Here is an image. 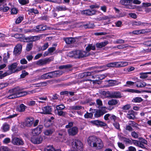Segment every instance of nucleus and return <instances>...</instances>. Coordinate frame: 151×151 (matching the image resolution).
I'll return each mask as SVG.
<instances>
[{"instance_id":"obj_61","label":"nucleus","mask_w":151,"mask_h":151,"mask_svg":"<svg viewBox=\"0 0 151 151\" xmlns=\"http://www.w3.org/2000/svg\"><path fill=\"white\" fill-rule=\"evenodd\" d=\"M131 135L132 137L135 138H137L138 137V135L136 132L134 131L131 133Z\"/></svg>"},{"instance_id":"obj_35","label":"nucleus","mask_w":151,"mask_h":151,"mask_svg":"<svg viewBox=\"0 0 151 151\" xmlns=\"http://www.w3.org/2000/svg\"><path fill=\"white\" fill-rule=\"evenodd\" d=\"M143 101V99L140 97H136L134 98L132 101L135 103H140Z\"/></svg>"},{"instance_id":"obj_7","label":"nucleus","mask_w":151,"mask_h":151,"mask_svg":"<svg viewBox=\"0 0 151 151\" xmlns=\"http://www.w3.org/2000/svg\"><path fill=\"white\" fill-rule=\"evenodd\" d=\"M48 73L51 78H56L62 75L63 73V71L60 70H57Z\"/></svg>"},{"instance_id":"obj_36","label":"nucleus","mask_w":151,"mask_h":151,"mask_svg":"<svg viewBox=\"0 0 151 151\" xmlns=\"http://www.w3.org/2000/svg\"><path fill=\"white\" fill-rule=\"evenodd\" d=\"M146 85V83L144 82H138L136 84V86L138 88L144 87Z\"/></svg>"},{"instance_id":"obj_1","label":"nucleus","mask_w":151,"mask_h":151,"mask_svg":"<svg viewBox=\"0 0 151 151\" xmlns=\"http://www.w3.org/2000/svg\"><path fill=\"white\" fill-rule=\"evenodd\" d=\"M70 57L75 58H80L88 56L89 55L88 52L85 51L77 50L72 51L69 53Z\"/></svg>"},{"instance_id":"obj_20","label":"nucleus","mask_w":151,"mask_h":151,"mask_svg":"<svg viewBox=\"0 0 151 151\" xmlns=\"http://www.w3.org/2000/svg\"><path fill=\"white\" fill-rule=\"evenodd\" d=\"M63 40L66 43L68 44H70L74 43L76 42L75 38L70 37L63 38Z\"/></svg>"},{"instance_id":"obj_51","label":"nucleus","mask_w":151,"mask_h":151,"mask_svg":"<svg viewBox=\"0 0 151 151\" xmlns=\"http://www.w3.org/2000/svg\"><path fill=\"white\" fill-rule=\"evenodd\" d=\"M58 134L60 136H64L66 134V132L64 130H62L58 132Z\"/></svg>"},{"instance_id":"obj_3","label":"nucleus","mask_w":151,"mask_h":151,"mask_svg":"<svg viewBox=\"0 0 151 151\" xmlns=\"http://www.w3.org/2000/svg\"><path fill=\"white\" fill-rule=\"evenodd\" d=\"M73 148L77 150L81 151L83 150V144L78 139H75L72 143Z\"/></svg>"},{"instance_id":"obj_6","label":"nucleus","mask_w":151,"mask_h":151,"mask_svg":"<svg viewBox=\"0 0 151 151\" xmlns=\"http://www.w3.org/2000/svg\"><path fill=\"white\" fill-rule=\"evenodd\" d=\"M43 139V137L41 136H33L31 138L30 140L34 144H39L42 143Z\"/></svg>"},{"instance_id":"obj_53","label":"nucleus","mask_w":151,"mask_h":151,"mask_svg":"<svg viewBox=\"0 0 151 151\" xmlns=\"http://www.w3.org/2000/svg\"><path fill=\"white\" fill-rule=\"evenodd\" d=\"M19 2L22 5H24L28 4L29 2L28 0H19Z\"/></svg>"},{"instance_id":"obj_19","label":"nucleus","mask_w":151,"mask_h":151,"mask_svg":"<svg viewBox=\"0 0 151 151\" xmlns=\"http://www.w3.org/2000/svg\"><path fill=\"white\" fill-rule=\"evenodd\" d=\"M33 119L32 118H27L25 121L24 122V125L27 127H30L33 124Z\"/></svg>"},{"instance_id":"obj_2","label":"nucleus","mask_w":151,"mask_h":151,"mask_svg":"<svg viewBox=\"0 0 151 151\" xmlns=\"http://www.w3.org/2000/svg\"><path fill=\"white\" fill-rule=\"evenodd\" d=\"M22 89L19 86H17L9 90V92L14 93L19 97L24 96L27 94L26 91H22Z\"/></svg>"},{"instance_id":"obj_12","label":"nucleus","mask_w":151,"mask_h":151,"mask_svg":"<svg viewBox=\"0 0 151 151\" xmlns=\"http://www.w3.org/2000/svg\"><path fill=\"white\" fill-rule=\"evenodd\" d=\"M43 127V125H40L37 128L34 129L32 130V135L34 136H35L39 134L41 132Z\"/></svg>"},{"instance_id":"obj_26","label":"nucleus","mask_w":151,"mask_h":151,"mask_svg":"<svg viewBox=\"0 0 151 151\" xmlns=\"http://www.w3.org/2000/svg\"><path fill=\"white\" fill-rule=\"evenodd\" d=\"M27 107L26 106L23 104H21L18 106L17 110L19 112H23L25 111V109Z\"/></svg>"},{"instance_id":"obj_34","label":"nucleus","mask_w":151,"mask_h":151,"mask_svg":"<svg viewBox=\"0 0 151 151\" xmlns=\"http://www.w3.org/2000/svg\"><path fill=\"white\" fill-rule=\"evenodd\" d=\"M58 114L60 116H62L64 117H66L67 115V113L66 111H57Z\"/></svg>"},{"instance_id":"obj_10","label":"nucleus","mask_w":151,"mask_h":151,"mask_svg":"<svg viewBox=\"0 0 151 151\" xmlns=\"http://www.w3.org/2000/svg\"><path fill=\"white\" fill-rule=\"evenodd\" d=\"M18 65L17 63H14L8 66V69L9 70V75L16 72V69Z\"/></svg>"},{"instance_id":"obj_25","label":"nucleus","mask_w":151,"mask_h":151,"mask_svg":"<svg viewBox=\"0 0 151 151\" xmlns=\"http://www.w3.org/2000/svg\"><path fill=\"white\" fill-rule=\"evenodd\" d=\"M133 0H121L120 1V3L122 5L125 6H127L129 4L132 3Z\"/></svg>"},{"instance_id":"obj_18","label":"nucleus","mask_w":151,"mask_h":151,"mask_svg":"<svg viewBox=\"0 0 151 151\" xmlns=\"http://www.w3.org/2000/svg\"><path fill=\"white\" fill-rule=\"evenodd\" d=\"M43 111L40 113L42 114H50L51 111V108L50 106H47L42 108Z\"/></svg>"},{"instance_id":"obj_59","label":"nucleus","mask_w":151,"mask_h":151,"mask_svg":"<svg viewBox=\"0 0 151 151\" xmlns=\"http://www.w3.org/2000/svg\"><path fill=\"white\" fill-rule=\"evenodd\" d=\"M125 91L131 93H137L139 91L138 90H134L132 89H127L125 90Z\"/></svg>"},{"instance_id":"obj_37","label":"nucleus","mask_w":151,"mask_h":151,"mask_svg":"<svg viewBox=\"0 0 151 151\" xmlns=\"http://www.w3.org/2000/svg\"><path fill=\"white\" fill-rule=\"evenodd\" d=\"M40 78H41L44 79H51L48 72L41 75Z\"/></svg>"},{"instance_id":"obj_30","label":"nucleus","mask_w":151,"mask_h":151,"mask_svg":"<svg viewBox=\"0 0 151 151\" xmlns=\"http://www.w3.org/2000/svg\"><path fill=\"white\" fill-rule=\"evenodd\" d=\"M118 103V100L115 99H112L109 100L108 102V104L110 106H113L116 104Z\"/></svg>"},{"instance_id":"obj_56","label":"nucleus","mask_w":151,"mask_h":151,"mask_svg":"<svg viewBox=\"0 0 151 151\" xmlns=\"http://www.w3.org/2000/svg\"><path fill=\"white\" fill-rule=\"evenodd\" d=\"M127 44L123 45H118L117 46V48L119 49H123L128 47Z\"/></svg>"},{"instance_id":"obj_43","label":"nucleus","mask_w":151,"mask_h":151,"mask_svg":"<svg viewBox=\"0 0 151 151\" xmlns=\"http://www.w3.org/2000/svg\"><path fill=\"white\" fill-rule=\"evenodd\" d=\"M2 127L3 129L4 132H6L8 131L9 129V125L6 123L4 124Z\"/></svg>"},{"instance_id":"obj_40","label":"nucleus","mask_w":151,"mask_h":151,"mask_svg":"<svg viewBox=\"0 0 151 151\" xmlns=\"http://www.w3.org/2000/svg\"><path fill=\"white\" fill-rule=\"evenodd\" d=\"M71 67V65H60L59 67V69H67L70 68Z\"/></svg>"},{"instance_id":"obj_27","label":"nucleus","mask_w":151,"mask_h":151,"mask_svg":"<svg viewBox=\"0 0 151 151\" xmlns=\"http://www.w3.org/2000/svg\"><path fill=\"white\" fill-rule=\"evenodd\" d=\"M120 139L123 140L126 144H132V142L131 140L129 138L124 137H120Z\"/></svg>"},{"instance_id":"obj_17","label":"nucleus","mask_w":151,"mask_h":151,"mask_svg":"<svg viewBox=\"0 0 151 151\" xmlns=\"http://www.w3.org/2000/svg\"><path fill=\"white\" fill-rule=\"evenodd\" d=\"M91 122L98 127H104L106 125V124L105 123L98 120L92 121H91Z\"/></svg>"},{"instance_id":"obj_64","label":"nucleus","mask_w":151,"mask_h":151,"mask_svg":"<svg viewBox=\"0 0 151 151\" xmlns=\"http://www.w3.org/2000/svg\"><path fill=\"white\" fill-rule=\"evenodd\" d=\"M11 142L10 139L9 138H5L3 141V143L4 144H7Z\"/></svg>"},{"instance_id":"obj_28","label":"nucleus","mask_w":151,"mask_h":151,"mask_svg":"<svg viewBox=\"0 0 151 151\" xmlns=\"http://www.w3.org/2000/svg\"><path fill=\"white\" fill-rule=\"evenodd\" d=\"M96 49L95 46L91 44H88V46L86 47V50L88 52L91 50H95Z\"/></svg>"},{"instance_id":"obj_50","label":"nucleus","mask_w":151,"mask_h":151,"mask_svg":"<svg viewBox=\"0 0 151 151\" xmlns=\"http://www.w3.org/2000/svg\"><path fill=\"white\" fill-rule=\"evenodd\" d=\"M17 97H19L16 95L14 94V93H12V94L9 96L7 97V98L9 99H12L14 98H16Z\"/></svg>"},{"instance_id":"obj_46","label":"nucleus","mask_w":151,"mask_h":151,"mask_svg":"<svg viewBox=\"0 0 151 151\" xmlns=\"http://www.w3.org/2000/svg\"><path fill=\"white\" fill-rule=\"evenodd\" d=\"M0 151H10V150L6 147L1 146L0 147Z\"/></svg>"},{"instance_id":"obj_8","label":"nucleus","mask_w":151,"mask_h":151,"mask_svg":"<svg viewBox=\"0 0 151 151\" xmlns=\"http://www.w3.org/2000/svg\"><path fill=\"white\" fill-rule=\"evenodd\" d=\"M98 139L94 136L89 137L87 139L88 144L91 147H93V146H95V143H96Z\"/></svg>"},{"instance_id":"obj_42","label":"nucleus","mask_w":151,"mask_h":151,"mask_svg":"<svg viewBox=\"0 0 151 151\" xmlns=\"http://www.w3.org/2000/svg\"><path fill=\"white\" fill-rule=\"evenodd\" d=\"M33 47V44L32 43H29L27 44L26 50L27 51H29L31 50Z\"/></svg>"},{"instance_id":"obj_60","label":"nucleus","mask_w":151,"mask_h":151,"mask_svg":"<svg viewBox=\"0 0 151 151\" xmlns=\"http://www.w3.org/2000/svg\"><path fill=\"white\" fill-rule=\"evenodd\" d=\"M125 129L129 132H131L133 130L132 127L129 124L126 126Z\"/></svg>"},{"instance_id":"obj_52","label":"nucleus","mask_w":151,"mask_h":151,"mask_svg":"<svg viewBox=\"0 0 151 151\" xmlns=\"http://www.w3.org/2000/svg\"><path fill=\"white\" fill-rule=\"evenodd\" d=\"M129 122L131 123L129 124L130 126L131 125V126L133 127H135L136 128L137 127L138 124L134 122L130 121H129Z\"/></svg>"},{"instance_id":"obj_62","label":"nucleus","mask_w":151,"mask_h":151,"mask_svg":"<svg viewBox=\"0 0 151 151\" xmlns=\"http://www.w3.org/2000/svg\"><path fill=\"white\" fill-rule=\"evenodd\" d=\"M11 11L12 14H16L17 13L18 10L16 8H13L11 9Z\"/></svg>"},{"instance_id":"obj_32","label":"nucleus","mask_w":151,"mask_h":151,"mask_svg":"<svg viewBox=\"0 0 151 151\" xmlns=\"http://www.w3.org/2000/svg\"><path fill=\"white\" fill-rule=\"evenodd\" d=\"M56 9L57 10L59 11H64L67 10L68 8L65 6H56Z\"/></svg>"},{"instance_id":"obj_49","label":"nucleus","mask_w":151,"mask_h":151,"mask_svg":"<svg viewBox=\"0 0 151 151\" xmlns=\"http://www.w3.org/2000/svg\"><path fill=\"white\" fill-rule=\"evenodd\" d=\"M81 106H73L70 107V109L72 110H78L82 108Z\"/></svg>"},{"instance_id":"obj_39","label":"nucleus","mask_w":151,"mask_h":151,"mask_svg":"<svg viewBox=\"0 0 151 151\" xmlns=\"http://www.w3.org/2000/svg\"><path fill=\"white\" fill-rule=\"evenodd\" d=\"M118 67H121L126 66L128 65V63L127 62H118Z\"/></svg>"},{"instance_id":"obj_15","label":"nucleus","mask_w":151,"mask_h":151,"mask_svg":"<svg viewBox=\"0 0 151 151\" xmlns=\"http://www.w3.org/2000/svg\"><path fill=\"white\" fill-rule=\"evenodd\" d=\"M68 132L70 135L74 136L77 134L78 132V129L77 127H73L68 129Z\"/></svg>"},{"instance_id":"obj_9","label":"nucleus","mask_w":151,"mask_h":151,"mask_svg":"<svg viewBox=\"0 0 151 151\" xmlns=\"http://www.w3.org/2000/svg\"><path fill=\"white\" fill-rule=\"evenodd\" d=\"M12 143L14 145H22L24 144L22 139L17 137H14L12 139Z\"/></svg>"},{"instance_id":"obj_54","label":"nucleus","mask_w":151,"mask_h":151,"mask_svg":"<svg viewBox=\"0 0 151 151\" xmlns=\"http://www.w3.org/2000/svg\"><path fill=\"white\" fill-rule=\"evenodd\" d=\"M96 78L101 80L104 78L106 77V76L104 74L99 75L96 76Z\"/></svg>"},{"instance_id":"obj_31","label":"nucleus","mask_w":151,"mask_h":151,"mask_svg":"<svg viewBox=\"0 0 151 151\" xmlns=\"http://www.w3.org/2000/svg\"><path fill=\"white\" fill-rule=\"evenodd\" d=\"M65 108V106L63 104H60L56 106V109L55 110V112H57L58 111H62Z\"/></svg>"},{"instance_id":"obj_55","label":"nucleus","mask_w":151,"mask_h":151,"mask_svg":"<svg viewBox=\"0 0 151 151\" xmlns=\"http://www.w3.org/2000/svg\"><path fill=\"white\" fill-rule=\"evenodd\" d=\"M22 74L20 75V78H24L26 75L28 74V73L26 72L25 70L22 71Z\"/></svg>"},{"instance_id":"obj_16","label":"nucleus","mask_w":151,"mask_h":151,"mask_svg":"<svg viewBox=\"0 0 151 151\" xmlns=\"http://www.w3.org/2000/svg\"><path fill=\"white\" fill-rule=\"evenodd\" d=\"M95 146L93 147H95L97 149H100L102 148L104 146L103 142L101 139L98 138L97 139L96 143H95Z\"/></svg>"},{"instance_id":"obj_38","label":"nucleus","mask_w":151,"mask_h":151,"mask_svg":"<svg viewBox=\"0 0 151 151\" xmlns=\"http://www.w3.org/2000/svg\"><path fill=\"white\" fill-rule=\"evenodd\" d=\"M94 24L89 23L88 24L83 25V27L85 28H93L94 27Z\"/></svg>"},{"instance_id":"obj_33","label":"nucleus","mask_w":151,"mask_h":151,"mask_svg":"<svg viewBox=\"0 0 151 151\" xmlns=\"http://www.w3.org/2000/svg\"><path fill=\"white\" fill-rule=\"evenodd\" d=\"M141 75L140 78L142 79H145L147 77V74H151V72L142 73L140 74Z\"/></svg>"},{"instance_id":"obj_4","label":"nucleus","mask_w":151,"mask_h":151,"mask_svg":"<svg viewBox=\"0 0 151 151\" xmlns=\"http://www.w3.org/2000/svg\"><path fill=\"white\" fill-rule=\"evenodd\" d=\"M106 108L102 107L100 110L94 109V116L95 117H99L107 112L106 111Z\"/></svg>"},{"instance_id":"obj_41","label":"nucleus","mask_w":151,"mask_h":151,"mask_svg":"<svg viewBox=\"0 0 151 151\" xmlns=\"http://www.w3.org/2000/svg\"><path fill=\"white\" fill-rule=\"evenodd\" d=\"M54 130L53 129H50L45 130L44 132V134L46 135L49 136L52 134Z\"/></svg>"},{"instance_id":"obj_11","label":"nucleus","mask_w":151,"mask_h":151,"mask_svg":"<svg viewBox=\"0 0 151 151\" xmlns=\"http://www.w3.org/2000/svg\"><path fill=\"white\" fill-rule=\"evenodd\" d=\"M22 45L20 44H18L15 47L13 51L14 54L15 55H18L22 52Z\"/></svg>"},{"instance_id":"obj_24","label":"nucleus","mask_w":151,"mask_h":151,"mask_svg":"<svg viewBox=\"0 0 151 151\" xmlns=\"http://www.w3.org/2000/svg\"><path fill=\"white\" fill-rule=\"evenodd\" d=\"M118 62H111L107 64L104 67H107L109 68H118Z\"/></svg>"},{"instance_id":"obj_22","label":"nucleus","mask_w":151,"mask_h":151,"mask_svg":"<svg viewBox=\"0 0 151 151\" xmlns=\"http://www.w3.org/2000/svg\"><path fill=\"white\" fill-rule=\"evenodd\" d=\"M122 97L121 93L119 92H112L110 94V97L113 98H119Z\"/></svg>"},{"instance_id":"obj_13","label":"nucleus","mask_w":151,"mask_h":151,"mask_svg":"<svg viewBox=\"0 0 151 151\" xmlns=\"http://www.w3.org/2000/svg\"><path fill=\"white\" fill-rule=\"evenodd\" d=\"M47 28V27L46 25L42 24L35 27L34 30L36 32H39L40 31L46 30Z\"/></svg>"},{"instance_id":"obj_58","label":"nucleus","mask_w":151,"mask_h":151,"mask_svg":"<svg viewBox=\"0 0 151 151\" xmlns=\"http://www.w3.org/2000/svg\"><path fill=\"white\" fill-rule=\"evenodd\" d=\"M23 17H19L16 19L15 23L16 24H18L20 23L23 19Z\"/></svg>"},{"instance_id":"obj_23","label":"nucleus","mask_w":151,"mask_h":151,"mask_svg":"<svg viewBox=\"0 0 151 151\" xmlns=\"http://www.w3.org/2000/svg\"><path fill=\"white\" fill-rule=\"evenodd\" d=\"M135 112L133 110L129 111L127 114V117L130 119H134L135 118Z\"/></svg>"},{"instance_id":"obj_21","label":"nucleus","mask_w":151,"mask_h":151,"mask_svg":"<svg viewBox=\"0 0 151 151\" xmlns=\"http://www.w3.org/2000/svg\"><path fill=\"white\" fill-rule=\"evenodd\" d=\"M109 43V42L107 41H105L103 42L99 43H97L96 44V46L98 49L101 48L106 46Z\"/></svg>"},{"instance_id":"obj_5","label":"nucleus","mask_w":151,"mask_h":151,"mask_svg":"<svg viewBox=\"0 0 151 151\" xmlns=\"http://www.w3.org/2000/svg\"><path fill=\"white\" fill-rule=\"evenodd\" d=\"M52 60L50 58H46L39 60L37 62L36 64L40 66L49 63Z\"/></svg>"},{"instance_id":"obj_14","label":"nucleus","mask_w":151,"mask_h":151,"mask_svg":"<svg viewBox=\"0 0 151 151\" xmlns=\"http://www.w3.org/2000/svg\"><path fill=\"white\" fill-rule=\"evenodd\" d=\"M96 10L94 9H86L82 11L81 14L88 16H92L96 14Z\"/></svg>"},{"instance_id":"obj_45","label":"nucleus","mask_w":151,"mask_h":151,"mask_svg":"<svg viewBox=\"0 0 151 151\" xmlns=\"http://www.w3.org/2000/svg\"><path fill=\"white\" fill-rule=\"evenodd\" d=\"M142 24H143V23H142L139 21H134L132 22V25L139 26Z\"/></svg>"},{"instance_id":"obj_57","label":"nucleus","mask_w":151,"mask_h":151,"mask_svg":"<svg viewBox=\"0 0 151 151\" xmlns=\"http://www.w3.org/2000/svg\"><path fill=\"white\" fill-rule=\"evenodd\" d=\"M134 83V82L131 81H127L126 82L127 85H125L124 86L126 87H129L131 86H133Z\"/></svg>"},{"instance_id":"obj_29","label":"nucleus","mask_w":151,"mask_h":151,"mask_svg":"<svg viewBox=\"0 0 151 151\" xmlns=\"http://www.w3.org/2000/svg\"><path fill=\"white\" fill-rule=\"evenodd\" d=\"M92 73H93V72H84L80 74L79 76L81 78L91 76Z\"/></svg>"},{"instance_id":"obj_44","label":"nucleus","mask_w":151,"mask_h":151,"mask_svg":"<svg viewBox=\"0 0 151 151\" xmlns=\"http://www.w3.org/2000/svg\"><path fill=\"white\" fill-rule=\"evenodd\" d=\"M93 116V114L92 112L88 113L87 112L86 114L84 115V117L86 118H91Z\"/></svg>"},{"instance_id":"obj_48","label":"nucleus","mask_w":151,"mask_h":151,"mask_svg":"<svg viewBox=\"0 0 151 151\" xmlns=\"http://www.w3.org/2000/svg\"><path fill=\"white\" fill-rule=\"evenodd\" d=\"M44 151H55V149L52 146H47L45 149Z\"/></svg>"},{"instance_id":"obj_47","label":"nucleus","mask_w":151,"mask_h":151,"mask_svg":"<svg viewBox=\"0 0 151 151\" xmlns=\"http://www.w3.org/2000/svg\"><path fill=\"white\" fill-rule=\"evenodd\" d=\"M47 84V83L45 81L35 84V85H37V86H36V87L45 86H46Z\"/></svg>"},{"instance_id":"obj_63","label":"nucleus","mask_w":151,"mask_h":151,"mask_svg":"<svg viewBox=\"0 0 151 151\" xmlns=\"http://www.w3.org/2000/svg\"><path fill=\"white\" fill-rule=\"evenodd\" d=\"M118 147L121 149H124L125 148V146L122 143L118 142Z\"/></svg>"}]
</instances>
